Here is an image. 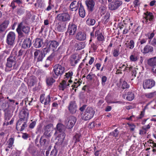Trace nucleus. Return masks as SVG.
<instances>
[{
  "label": "nucleus",
  "instance_id": "obj_25",
  "mask_svg": "<svg viewBox=\"0 0 156 156\" xmlns=\"http://www.w3.org/2000/svg\"><path fill=\"white\" fill-rule=\"evenodd\" d=\"M9 23V21L5 20L0 25V33H2L7 28Z\"/></svg>",
  "mask_w": 156,
  "mask_h": 156
},
{
  "label": "nucleus",
  "instance_id": "obj_13",
  "mask_svg": "<svg viewBox=\"0 0 156 156\" xmlns=\"http://www.w3.org/2000/svg\"><path fill=\"white\" fill-rule=\"evenodd\" d=\"M143 22L144 23H147L148 20H152L154 18V16L151 12L147 11L144 13L143 16Z\"/></svg>",
  "mask_w": 156,
  "mask_h": 156
},
{
  "label": "nucleus",
  "instance_id": "obj_16",
  "mask_svg": "<svg viewBox=\"0 0 156 156\" xmlns=\"http://www.w3.org/2000/svg\"><path fill=\"white\" fill-rule=\"evenodd\" d=\"M57 129L55 133L54 136H56L58 133H64V131L65 129V126L61 123H58L56 126Z\"/></svg>",
  "mask_w": 156,
  "mask_h": 156
},
{
  "label": "nucleus",
  "instance_id": "obj_23",
  "mask_svg": "<svg viewBox=\"0 0 156 156\" xmlns=\"http://www.w3.org/2000/svg\"><path fill=\"white\" fill-rule=\"evenodd\" d=\"M86 38V35L85 33L83 32H79L76 34V38L77 40L82 41L85 40Z\"/></svg>",
  "mask_w": 156,
  "mask_h": 156
},
{
  "label": "nucleus",
  "instance_id": "obj_50",
  "mask_svg": "<svg viewBox=\"0 0 156 156\" xmlns=\"http://www.w3.org/2000/svg\"><path fill=\"white\" fill-rule=\"evenodd\" d=\"M47 140L44 139L43 137H41L40 140V143L41 146H44Z\"/></svg>",
  "mask_w": 156,
  "mask_h": 156
},
{
  "label": "nucleus",
  "instance_id": "obj_6",
  "mask_svg": "<svg viewBox=\"0 0 156 156\" xmlns=\"http://www.w3.org/2000/svg\"><path fill=\"white\" fill-rule=\"evenodd\" d=\"M29 115V112L28 110L24 108L20 111L19 113V119L23 120H27Z\"/></svg>",
  "mask_w": 156,
  "mask_h": 156
},
{
  "label": "nucleus",
  "instance_id": "obj_43",
  "mask_svg": "<svg viewBox=\"0 0 156 156\" xmlns=\"http://www.w3.org/2000/svg\"><path fill=\"white\" fill-rule=\"evenodd\" d=\"M14 140L15 139L11 137L9 139L7 142L8 143L7 147L8 148H12V145L14 143Z\"/></svg>",
  "mask_w": 156,
  "mask_h": 156
},
{
  "label": "nucleus",
  "instance_id": "obj_37",
  "mask_svg": "<svg viewBox=\"0 0 156 156\" xmlns=\"http://www.w3.org/2000/svg\"><path fill=\"white\" fill-rule=\"evenodd\" d=\"M15 101L14 100L9 99V101L7 102L8 107L9 108H15Z\"/></svg>",
  "mask_w": 156,
  "mask_h": 156
},
{
  "label": "nucleus",
  "instance_id": "obj_7",
  "mask_svg": "<svg viewBox=\"0 0 156 156\" xmlns=\"http://www.w3.org/2000/svg\"><path fill=\"white\" fill-rule=\"evenodd\" d=\"M16 31L19 34H21L22 31L25 34H27L30 31V28L27 26L23 25L21 23L19 25Z\"/></svg>",
  "mask_w": 156,
  "mask_h": 156
},
{
  "label": "nucleus",
  "instance_id": "obj_39",
  "mask_svg": "<svg viewBox=\"0 0 156 156\" xmlns=\"http://www.w3.org/2000/svg\"><path fill=\"white\" fill-rule=\"evenodd\" d=\"M55 81V80L51 77H48L46 80V83L49 86L52 85Z\"/></svg>",
  "mask_w": 156,
  "mask_h": 156
},
{
  "label": "nucleus",
  "instance_id": "obj_12",
  "mask_svg": "<svg viewBox=\"0 0 156 156\" xmlns=\"http://www.w3.org/2000/svg\"><path fill=\"white\" fill-rule=\"evenodd\" d=\"M45 95L44 94H41L40 95V100L42 103L44 104L45 105L49 104L51 99L49 94L47 96L46 98H45Z\"/></svg>",
  "mask_w": 156,
  "mask_h": 156
},
{
  "label": "nucleus",
  "instance_id": "obj_11",
  "mask_svg": "<svg viewBox=\"0 0 156 156\" xmlns=\"http://www.w3.org/2000/svg\"><path fill=\"white\" fill-rule=\"evenodd\" d=\"M122 4V1H115V2H112L109 5V8L111 10H115L118 8Z\"/></svg>",
  "mask_w": 156,
  "mask_h": 156
},
{
  "label": "nucleus",
  "instance_id": "obj_55",
  "mask_svg": "<svg viewBox=\"0 0 156 156\" xmlns=\"http://www.w3.org/2000/svg\"><path fill=\"white\" fill-rule=\"evenodd\" d=\"M145 112V109H144L141 112L140 114V115L137 117V119H141L143 117H144Z\"/></svg>",
  "mask_w": 156,
  "mask_h": 156
},
{
  "label": "nucleus",
  "instance_id": "obj_59",
  "mask_svg": "<svg viewBox=\"0 0 156 156\" xmlns=\"http://www.w3.org/2000/svg\"><path fill=\"white\" fill-rule=\"evenodd\" d=\"M49 5L46 9V10L49 11L51 9L54 7V5L51 4L50 2H49Z\"/></svg>",
  "mask_w": 156,
  "mask_h": 156
},
{
  "label": "nucleus",
  "instance_id": "obj_3",
  "mask_svg": "<svg viewBox=\"0 0 156 156\" xmlns=\"http://www.w3.org/2000/svg\"><path fill=\"white\" fill-rule=\"evenodd\" d=\"M76 121V118L74 116H70L67 117L65 121L66 128L68 129L72 128L75 124Z\"/></svg>",
  "mask_w": 156,
  "mask_h": 156
},
{
  "label": "nucleus",
  "instance_id": "obj_2",
  "mask_svg": "<svg viewBox=\"0 0 156 156\" xmlns=\"http://www.w3.org/2000/svg\"><path fill=\"white\" fill-rule=\"evenodd\" d=\"M27 121L19 119L16 122V128L17 131H22L27 126Z\"/></svg>",
  "mask_w": 156,
  "mask_h": 156
},
{
  "label": "nucleus",
  "instance_id": "obj_20",
  "mask_svg": "<svg viewBox=\"0 0 156 156\" xmlns=\"http://www.w3.org/2000/svg\"><path fill=\"white\" fill-rule=\"evenodd\" d=\"M64 69H53L55 74H53V77L57 78L59 76L62 75L64 73Z\"/></svg>",
  "mask_w": 156,
  "mask_h": 156
},
{
  "label": "nucleus",
  "instance_id": "obj_56",
  "mask_svg": "<svg viewBox=\"0 0 156 156\" xmlns=\"http://www.w3.org/2000/svg\"><path fill=\"white\" fill-rule=\"evenodd\" d=\"M107 80V78L105 76H103L101 78V84L103 86L105 85V83Z\"/></svg>",
  "mask_w": 156,
  "mask_h": 156
},
{
  "label": "nucleus",
  "instance_id": "obj_32",
  "mask_svg": "<svg viewBox=\"0 0 156 156\" xmlns=\"http://www.w3.org/2000/svg\"><path fill=\"white\" fill-rule=\"evenodd\" d=\"M81 138V134L80 133H76L73 137V140L74 141L75 144L80 141Z\"/></svg>",
  "mask_w": 156,
  "mask_h": 156
},
{
  "label": "nucleus",
  "instance_id": "obj_62",
  "mask_svg": "<svg viewBox=\"0 0 156 156\" xmlns=\"http://www.w3.org/2000/svg\"><path fill=\"white\" fill-rule=\"evenodd\" d=\"M151 42V44L153 46H154L156 44V39L155 38H154L153 40L151 41L150 40L149 41V42Z\"/></svg>",
  "mask_w": 156,
  "mask_h": 156
},
{
  "label": "nucleus",
  "instance_id": "obj_5",
  "mask_svg": "<svg viewBox=\"0 0 156 156\" xmlns=\"http://www.w3.org/2000/svg\"><path fill=\"white\" fill-rule=\"evenodd\" d=\"M57 20L62 22L69 21L70 20L71 18L70 15L67 13L59 14L57 16Z\"/></svg>",
  "mask_w": 156,
  "mask_h": 156
},
{
  "label": "nucleus",
  "instance_id": "obj_17",
  "mask_svg": "<svg viewBox=\"0 0 156 156\" xmlns=\"http://www.w3.org/2000/svg\"><path fill=\"white\" fill-rule=\"evenodd\" d=\"M88 10L92 11L94 10L95 3L93 0H87L85 1Z\"/></svg>",
  "mask_w": 156,
  "mask_h": 156
},
{
  "label": "nucleus",
  "instance_id": "obj_28",
  "mask_svg": "<svg viewBox=\"0 0 156 156\" xmlns=\"http://www.w3.org/2000/svg\"><path fill=\"white\" fill-rule=\"evenodd\" d=\"M95 36L97 37L98 41H104V37L101 33L99 32V30H97L95 31Z\"/></svg>",
  "mask_w": 156,
  "mask_h": 156
},
{
  "label": "nucleus",
  "instance_id": "obj_30",
  "mask_svg": "<svg viewBox=\"0 0 156 156\" xmlns=\"http://www.w3.org/2000/svg\"><path fill=\"white\" fill-rule=\"evenodd\" d=\"M153 51V48L150 45H147L143 49L144 53H147L149 52H151Z\"/></svg>",
  "mask_w": 156,
  "mask_h": 156
},
{
  "label": "nucleus",
  "instance_id": "obj_21",
  "mask_svg": "<svg viewBox=\"0 0 156 156\" xmlns=\"http://www.w3.org/2000/svg\"><path fill=\"white\" fill-rule=\"evenodd\" d=\"M31 41L30 39L29 38H27L24 40L22 47L24 49H27L31 46Z\"/></svg>",
  "mask_w": 156,
  "mask_h": 156
},
{
  "label": "nucleus",
  "instance_id": "obj_22",
  "mask_svg": "<svg viewBox=\"0 0 156 156\" xmlns=\"http://www.w3.org/2000/svg\"><path fill=\"white\" fill-rule=\"evenodd\" d=\"M79 3L78 2H77L76 0H74L70 4V8L71 11H76L79 7Z\"/></svg>",
  "mask_w": 156,
  "mask_h": 156
},
{
  "label": "nucleus",
  "instance_id": "obj_18",
  "mask_svg": "<svg viewBox=\"0 0 156 156\" xmlns=\"http://www.w3.org/2000/svg\"><path fill=\"white\" fill-rule=\"evenodd\" d=\"M66 24L63 22H59L58 23L57 26V29L60 32H63L66 29Z\"/></svg>",
  "mask_w": 156,
  "mask_h": 156
},
{
  "label": "nucleus",
  "instance_id": "obj_47",
  "mask_svg": "<svg viewBox=\"0 0 156 156\" xmlns=\"http://www.w3.org/2000/svg\"><path fill=\"white\" fill-rule=\"evenodd\" d=\"M156 96V91L147 94H145V96L149 98H151Z\"/></svg>",
  "mask_w": 156,
  "mask_h": 156
},
{
  "label": "nucleus",
  "instance_id": "obj_54",
  "mask_svg": "<svg viewBox=\"0 0 156 156\" xmlns=\"http://www.w3.org/2000/svg\"><path fill=\"white\" fill-rule=\"evenodd\" d=\"M127 125L129 127V129L131 131H134L136 127V126L133 123H128Z\"/></svg>",
  "mask_w": 156,
  "mask_h": 156
},
{
  "label": "nucleus",
  "instance_id": "obj_44",
  "mask_svg": "<svg viewBox=\"0 0 156 156\" xmlns=\"http://www.w3.org/2000/svg\"><path fill=\"white\" fill-rule=\"evenodd\" d=\"M96 21L94 19L88 18L86 21L87 24L89 26H93L94 25Z\"/></svg>",
  "mask_w": 156,
  "mask_h": 156
},
{
  "label": "nucleus",
  "instance_id": "obj_40",
  "mask_svg": "<svg viewBox=\"0 0 156 156\" xmlns=\"http://www.w3.org/2000/svg\"><path fill=\"white\" fill-rule=\"evenodd\" d=\"M36 77L33 76L30 78L28 81V85L30 86H34L36 82Z\"/></svg>",
  "mask_w": 156,
  "mask_h": 156
},
{
  "label": "nucleus",
  "instance_id": "obj_10",
  "mask_svg": "<svg viewBox=\"0 0 156 156\" xmlns=\"http://www.w3.org/2000/svg\"><path fill=\"white\" fill-rule=\"evenodd\" d=\"M77 30L76 26L73 23H70L68 27L67 32L70 35H74Z\"/></svg>",
  "mask_w": 156,
  "mask_h": 156
},
{
  "label": "nucleus",
  "instance_id": "obj_64",
  "mask_svg": "<svg viewBox=\"0 0 156 156\" xmlns=\"http://www.w3.org/2000/svg\"><path fill=\"white\" fill-rule=\"evenodd\" d=\"M111 103H118L120 104L125 105V102L121 101H116L111 102Z\"/></svg>",
  "mask_w": 156,
  "mask_h": 156
},
{
  "label": "nucleus",
  "instance_id": "obj_29",
  "mask_svg": "<svg viewBox=\"0 0 156 156\" xmlns=\"http://www.w3.org/2000/svg\"><path fill=\"white\" fill-rule=\"evenodd\" d=\"M69 85V84L68 83H67L66 80H63L60 83L59 85V89L60 90H64Z\"/></svg>",
  "mask_w": 156,
  "mask_h": 156
},
{
  "label": "nucleus",
  "instance_id": "obj_42",
  "mask_svg": "<svg viewBox=\"0 0 156 156\" xmlns=\"http://www.w3.org/2000/svg\"><path fill=\"white\" fill-rule=\"evenodd\" d=\"M134 42L133 40H131L128 44L126 43L125 44L126 47L129 48L130 49H133L134 48Z\"/></svg>",
  "mask_w": 156,
  "mask_h": 156
},
{
  "label": "nucleus",
  "instance_id": "obj_51",
  "mask_svg": "<svg viewBox=\"0 0 156 156\" xmlns=\"http://www.w3.org/2000/svg\"><path fill=\"white\" fill-rule=\"evenodd\" d=\"M81 82L80 81H77L76 82H74V84L72 86V89L74 90V88H77L80 85Z\"/></svg>",
  "mask_w": 156,
  "mask_h": 156
},
{
  "label": "nucleus",
  "instance_id": "obj_45",
  "mask_svg": "<svg viewBox=\"0 0 156 156\" xmlns=\"http://www.w3.org/2000/svg\"><path fill=\"white\" fill-rule=\"evenodd\" d=\"M129 58L131 61L135 62L138 59L137 55L136 54L134 53L130 55Z\"/></svg>",
  "mask_w": 156,
  "mask_h": 156
},
{
  "label": "nucleus",
  "instance_id": "obj_46",
  "mask_svg": "<svg viewBox=\"0 0 156 156\" xmlns=\"http://www.w3.org/2000/svg\"><path fill=\"white\" fill-rule=\"evenodd\" d=\"M106 8L105 7L102 6L100 7L99 9V12L102 16L105 14L106 12Z\"/></svg>",
  "mask_w": 156,
  "mask_h": 156
},
{
  "label": "nucleus",
  "instance_id": "obj_31",
  "mask_svg": "<svg viewBox=\"0 0 156 156\" xmlns=\"http://www.w3.org/2000/svg\"><path fill=\"white\" fill-rule=\"evenodd\" d=\"M59 45L58 42L55 41H51L49 45V48L52 49L53 51L55 50Z\"/></svg>",
  "mask_w": 156,
  "mask_h": 156
},
{
  "label": "nucleus",
  "instance_id": "obj_48",
  "mask_svg": "<svg viewBox=\"0 0 156 156\" xmlns=\"http://www.w3.org/2000/svg\"><path fill=\"white\" fill-rule=\"evenodd\" d=\"M119 133L118 130L117 129H115L114 131L111 132L110 134L114 137H116L118 136Z\"/></svg>",
  "mask_w": 156,
  "mask_h": 156
},
{
  "label": "nucleus",
  "instance_id": "obj_35",
  "mask_svg": "<svg viewBox=\"0 0 156 156\" xmlns=\"http://www.w3.org/2000/svg\"><path fill=\"white\" fill-rule=\"evenodd\" d=\"M27 92V88L25 87H21L20 88L18 91V93L20 94V97L24 95Z\"/></svg>",
  "mask_w": 156,
  "mask_h": 156
},
{
  "label": "nucleus",
  "instance_id": "obj_58",
  "mask_svg": "<svg viewBox=\"0 0 156 156\" xmlns=\"http://www.w3.org/2000/svg\"><path fill=\"white\" fill-rule=\"evenodd\" d=\"M49 51V49L48 48H45L42 49L41 52L43 53V54L44 55V56L45 55L48 53Z\"/></svg>",
  "mask_w": 156,
  "mask_h": 156
},
{
  "label": "nucleus",
  "instance_id": "obj_14",
  "mask_svg": "<svg viewBox=\"0 0 156 156\" xmlns=\"http://www.w3.org/2000/svg\"><path fill=\"white\" fill-rule=\"evenodd\" d=\"M34 54V59L37 62L42 61L44 57L43 53L41 52L38 49L36 50Z\"/></svg>",
  "mask_w": 156,
  "mask_h": 156
},
{
  "label": "nucleus",
  "instance_id": "obj_33",
  "mask_svg": "<svg viewBox=\"0 0 156 156\" xmlns=\"http://www.w3.org/2000/svg\"><path fill=\"white\" fill-rule=\"evenodd\" d=\"M85 44L84 42H81L75 44V47L76 50H80L84 48Z\"/></svg>",
  "mask_w": 156,
  "mask_h": 156
},
{
  "label": "nucleus",
  "instance_id": "obj_9",
  "mask_svg": "<svg viewBox=\"0 0 156 156\" xmlns=\"http://www.w3.org/2000/svg\"><path fill=\"white\" fill-rule=\"evenodd\" d=\"M16 35L13 32H9L7 35V42L9 45H12L14 44L15 39Z\"/></svg>",
  "mask_w": 156,
  "mask_h": 156
},
{
  "label": "nucleus",
  "instance_id": "obj_27",
  "mask_svg": "<svg viewBox=\"0 0 156 156\" xmlns=\"http://www.w3.org/2000/svg\"><path fill=\"white\" fill-rule=\"evenodd\" d=\"M80 6L79 10V14L80 17L83 18L85 16V11L83 6L82 5V3H80Z\"/></svg>",
  "mask_w": 156,
  "mask_h": 156
},
{
  "label": "nucleus",
  "instance_id": "obj_38",
  "mask_svg": "<svg viewBox=\"0 0 156 156\" xmlns=\"http://www.w3.org/2000/svg\"><path fill=\"white\" fill-rule=\"evenodd\" d=\"M134 98V94L131 92H128L127 94V96L126 97L127 100L129 101H131Z\"/></svg>",
  "mask_w": 156,
  "mask_h": 156
},
{
  "label": "nucleus",
  "instance_id": "obj_4",
  "mask_svg": "<svg viewBox=\"0 0 156 156\" xmlns=\"http://www.w3.org/2000/svg\"><path fill=\"white\" fill-rule=\"evenodd\" d=\"M155 82L152 79L146 80L143 83V88L145 89H151L155 85Z\"/></svg>",
  "mask_w": 156,
  "mask_h": 156
},
{
  "label": "nucleus",
  "instance_id": "obj_8",
  "mask_svg": "<svg viewBox=\"0 0 156 156\" xmlns=\"http://www.w3.org/2000/svg\"><path fill=\"white\" fill-rule=\"evenodd\" d=\"M77 106L75 101H70L68 106V109L69 112L72 114L75 113L77 110Z\"/></svg>",
  "mask_w": 156,
  "mask_h": 156
},
{
  "label": "nucleus",
  "instance_id": "obj_52",
  "mask_svg": "<svg viewBox=\"0 0 156 156\" xmlns=\"http://www.w3.org/2000/svg\"><path fill=\"white\" fill-rule=\"evenodd\" d=\"M73 75V73L72 72H69L66 73L65 75L66 77L65 78V80H67L69 78H72V76Z\"/></svg>",
  "mask_w": 156,
  "mask_h": 156
},
{
  "label": "nucleus",
  "instance_id": "obj_53",
  "mask_svg": "<svg viewBox=\"0 0 156 156\" xmlns=\"http://www.w3.org/2000/svg\"><path fill=\"white\" fill-rule=\"evenodd\" d=\"M120 53L119 50L115 49L112 51V54L115 57H117L119 55Z\"/></svg>",
  "mask_w": 156,
  "mask_h": 156
},
{
  "label": "nucleus",
  "instance_id": "obj_15",
  "mask_svg": "<svg viewBox=\"0 0 156 156\" xmlns=\"http://www.w3.org/2000/svg\"><path fill=\"white\" fill-rule=\"evenodd\" d=\"M53 125L50 123L47 125L44 126V135L48 137H50L51 135L49 133L51 131V129Z\"/></svg>",
  "mask_w": 156,
  "mask_h": 156
},
{
  "label": "nucleus",
  "instance_id": "obj_24",
  "mask_svg": "<svg viewBox=\"0 0 156 156\" xmlns=\"http://www.w3.org/2000/svg\"><path fill=\"white\" fill-rule=\"evenodd\" d=\"M81 56L77 54H74L71 55L70 58V60L71 63L76 64L78 62V61L81 58Z\"/></svg>",
  "mask_w": 156,
  "mask_h": 156
},
{
  "label": "nucleus",
  "instance_id": "obj_26",
  "mask_svg": "<svg viewBox=\"0 0 156 156\" xmlns=\"http://www.w3.org/2000/svg\"><path fill=\"white\" fill-rule=\"evenodd\" d=\"M43 43V40L42 39L40 38H37L35 40L34 45L35 48H39L42 46Z\"/></svg>",
  "mask_w": 156,
  "mask_h": 156
},
{
  "label": "nucleus",
  "instance_id": "obj_41",
  "mask_svg": "<svg viewBox=\"0 0 156 156\" xmlns=\"http://www.w3.org/2000/svg\"><path fill=\"white\" fill-rule=\"evenodd\" d=\"M16 60V56L12 53L11 55L7 59V61H9L12 63L15 62Z\"/></svg>",
  "mask_w": 156,
  "mask_h": 156
},
{
  "label": "nucleus",
  "instance_id": "obj_1",
  "mask_svg": "<svg viewBox=\"0 0 156 156\" xmlns=\"http://www.w3.org/2000/svg\"><path fill=\"white\" fill-rule=\"evenodd\" d=\"M95 111L91 107H88L85 110L82 115V118L84 121H88L92 119L94 115Z\"/></svg>",
  "mask_w": 156,
  "mask_h": 156
},
{
  "label": "nucleus",
  "instance_id": "obj_57",
  "mask_svg": "<svg viewBox=\"0 0 156 156\" xmlns=\"http://www.w3.org/2000/svg\"><path fill=\"white\" fill-rule=\"evenodd\" d=\"M37 120L34 121L31 123L29 126V127L30 129H33L34 128L36 124Z\"/></svg>",
  "mask_w": 156,
  "mask_h": 156
},
{
  "label": "nucleus",
  "instance_id": "obj_61",
  "mask_svg": "<svg viewBox=\"0 0 156 156\" xmlns=\"http://www.w3.org/2000/svg\"><path fill=\"white\" fill-rule=\"evenodd\" d=\"M24 58V56H16V58H17V61L18 62H21Z\"/></svg>",
  "mask_w": 156,
  "mask_h": 156
},
{
  "label": "nucleus",
  "instance_id": "obj_34",
  "mask_svg": "<svg viewBox=\"0 0 156 156\" xmlns=\"http://www.w3.org/2000/svg\"><path fill=\"white\" fill-rule=\"evenodd\" d=\"M58 151L56 149H54L51 151L49 155V151H47L46 152V156H56Z\"/></svg>",
  "mask_w": 156,
  "mask_h": 156
},
{
  "label": "nucleus",
  "instance_id": "obj_60",
  "mask_svg": "<svg viewBox=\"0 0 156 156\" xmlns=\"http://www.w3.org/2000/svg\"><path fill=\"white\" fill-rule=\"evenodd\" d=\"M95 123L94 122H93L90 123L88 125V128L90 129H92L94 127Z\"/></svg>",
  "mask_w": 156,
  "mask_h": 156
},
{
  "label": "nucleus",
  "instance_id": "obj_63",
  "mask_svg": "<svg viewBox=\"0 0 156 156\" xmlns=\"http://www.w3.org/2000/svg\"><path fill=\"white\" fill-rule=\"evenodd\" d=\"M133 4L135 5V6H139L140 4V0H134L133 2Z\"/></svg>",
  "mask_w": 156,
  "mask_h": 156
},
{
  "label": "nucleus",
  "instance_id": "obj_36",
  "mask_svg": "<svg viewBox=\"0 0 156 156\" xmlns=\"http://www.w3.org/2000/svg\"><path fill=\"white\" fill-rule=\"evenodd\" d=\"M123 82L122 84V88L123 89L128 88L129 87V85L127 84V83L125 81L123 80L122 78H121L120 80V82L121 83Z\"/></svg>",
  "mask_w": 156,
  "mask_h": 156
},
{
  "label": "nucleus",
  "instance_id": "obj_49",
  "mask_svg": "<svg viewBox=\"0 0 156 156\" xmlns=\"http://www.w3.org/2000/svg\"><path fill=\"white\" fill-rule=\"evenodd\" d=\"M55 56V54L54 53H52L47 58L46 62L49 63H51V61H52L54 56Z\"/></svg>",
  "mask_w": 156,
  "mask_h": 156
},
{
  "label": "nucleus",
  "instance_id": "obj_19",
  "mask_svg": "<svg viewBox=\"0 0 156 156\" xmlns=\"http://www.w3.org/2000/svg\"><path fill=\"white\" fill-rule=\"evenodd\" d=\"M56 136V140H58L59 143L61 144L64 141L66 135L64 133H58L57 134L56 136Z\"/></svg>",
  "mask_w": 156,
  "mask_h": 156
}]
</instances>
